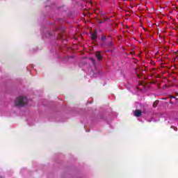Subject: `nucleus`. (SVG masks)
Returning <instances> with one entry per match:
<instances>
[{
    "label": "nucleus",
    "mask_w": 178,
    "mask_h": 178,
    "mask_svg": "<svg viewBox=\"0 0 178 178\" xmlns=\"http://www.w3.org/2000/svg\"><path fill=\"white\" fill-rule=\"evenodd\" d=\"M27 102V97L24 96H19L15 100V106H24Z\"/></svg>",
    "instance_id": "f257e3e1"
},
{
    "label": "nucleus",
    "mask_w": 178,
    "mask_h": 178,
    "mask_svg": "<svg viewBox=\"0 0 178 178\" xmlns=\"http://www.w3.org/2000/svg\"><path fill=\"white\" fill-rule=\"evenodd\" d=\"M141 111L140 110H136L134 111V116H136V118H140V116H141Z\"/></svg>",
    "instance_id": "f03ea898"
},
{
    "label": "nucleus",
    "mask_w": 178,
    "mask_h": 178,
    "mask_svg": "<svg viewBox=\"0 0 178 178\" xmlns=\"http://www.w3.org/2000/svg\"><path fill=\"white\" fill-rule=\"evenodd\" d=\"M96 58L97 60H101V59H102V55L101 54V52L99 51L96 52Z\"/></svg>",
    "instance_id": "7ed1b4c3"
},
{
    "label": "nucleus",
    "mask_w": 178,
    "mask_h": 178,
    "mask_svg": "<svg viewBox=\"0 0 178 178\" xmlns=\"http://www.w3.org/2000/svg\"><path fill=\"white\" fill-rule=\"evenodd\" d=\"M92 40H93V41H95V40H97V33H94L92 34L91 35Z\"/></svg>",
    "instance_id": "20e7f679"
},
{
    "label": "nucleus",
    "mask_w": 178,
    "mask_h": 178,
    "mask_svg": "<svg viewBox=\"0 0 178 178\" xmlns=\"http://www.w3.org/2000/svg\"><path fill=\"white\" fill-rule=\"evenodd\" d=\"M105 40H106V36L103 35V36L102 37V41H105Z\"/></svg>",
    "instance_id": "39448f33"
},
{
    "label": "nucleus",
    "mask_w": 178,
    "mask_h": 178,
    "mask_svg": "<svg viewBox=\"0 0 178 178\" xmlns=\"http://www.w3.org/2000/svg\"><path fill=\"white\" fill-rule=\"evenodd\" d=\"M45 37H51V33H48L47 35H44Z\"/></svg>",
    "instance_id": "423d86ee"
},
{
    "label": "nucleus",
    "mask_w": 178,
    "mask_h": 178,
    "mask_svg": "<svg viewBox=\"0 0 178 178\" xmlns=\"http://www.w3.org/2000/svg\"><path fill=\"white\" fill-rule=\"evenodd\" d=\"M155 104H158V102H155L153 104L154 108H156V106H155Z\"/></svg>",
    "instance_id": "0eeeda50"
},
{
    "label": "nucleus",
    "mask_w": 178,
    "mask_h": 178,
    "mask_svg": "<svg viewBox=\"0 0 178 178\" xmlns=\"http://www.w3.org/2000/svg\"><path fill=\"white\" fill-rule=\"evenodd\" d=\"M100 45H101V47H105V44H104V43H101Z\"/></svg>",
    "instance_id": "6e6552de"
},
{
    "label": "nucleus",
    "mask_w": 178,
    "mask_h": 178,
    "mask_svg": "<svg viewBox=\"0 0 178 178\" xmlns=\"http://www.w3.org/2000/svg\"><path fill=\"white\" fill-rule=\"evenodd\" d=\"M174 130H175V131H177V129H174Z\"/></svg>",
    "instance_id": "1a4fd4ad"
}]
</instances>
